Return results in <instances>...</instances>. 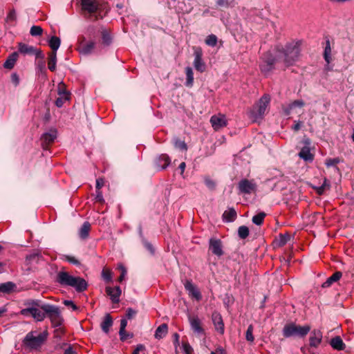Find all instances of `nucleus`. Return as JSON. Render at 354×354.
<instances>
[{"label":"nucleus","mask_w":354,"mask_h":354,"mask_svg":"<svg viewBox=\"0 0 354 354\" xmlns=\"http://www.w3.org/2000/svg\"><path fill=\"white\" fill-rule=\"evenodd\" d=\"M301 42L291 41L284 46H276L274 50L277 53L278 59L284 64L286 67L293 65L298 59L301 52Z\"/></svg>","instance_id":"1"},{"label":"nucleus","mask_w":354,"mask_h":354,"mask_svg":"<svg viewBox=\"0 0 354 354\" xmlns=\"http://www.w3.org/2000/svg\"><path fill=\"white\" fill-rule=\"evenodd\" d=\"M56 281L63 286L72 287L78 292L86 290L88 287L85 279L80 277L72 276L66 271H59L57 273Z\"/></svg>","instance_id":"2"},{"label":"nucleus","mask_w":354,"mask_h":354,"mask_svg":"<svg viewBox=\"0 0 354 354\" xmlns=\"http://www.w3.org/2000/svg\"><path fill=\"white\" fill-rule=\"evenodd\" d=\"M47 337V331L42 333L30 331L25 336L23 340V345L30 350H38L46 342Z\"/></svg>","instance_id":"3"},{"label":"nucleus","mask_w":354,"mask_h":354,"mask_svg":"<svg viewBox=\"0 0 354 354\" xmlns=\"http://www.w3.org/2000/svg\"><path fill=\"white\" fill-rule=\"evenodd\" d=\"M270 101V98L269 95H264L252 106L248 115L252 122H259L263 119Z\"/></svg>","instance_id":"4"},{"label":"nucleus","mask_w":354,"mask_h":354,"mask_svg":"<svg viewBox=\"0 0 354 354\" xmlns=\"http://www.w3.org/2000/svg\"><path fill=\"white\" fill-rule=\"evenodd\" d=\"M81 7L83 12L94 17V20L102 19V11L105 9L104 5L98 0H81Z\"/></svg>","instance_id":"5"},{"label":"nucleus","mask_w":354,"mask_h":354,"mask_svg":"<svg viewBox=\"0 0 354 354\" xmlns=\"http://www.w3.org/2000/svg\"><path fill=\"white\" fill-rule=\"evenodd\" d=\"M309 325L300 326L297 325L294 322L286 324L282 330L283 336L286 338L291 337H298L300 338L305 337L310 331Z\"/></svg>","instance_id":"6"},{"label":"nucleus","mask_w":354,"mask_h":354,"mask_svg":"<svg viewBox=\"0 0 354 354\" xmlns=\"http://www.w3.org/2000/svg\"><path fill=\"white\" fill-rule=\"evenodd\" d=\"M281 61L278 59L277 53L274 55L267 51L260 58L259 69L265 76H268L275 69V64Z\"/></svg>","instance_id":"7"},{"label":"nucleus","mask_w":354,"mask_h":354,"mask_svg":"<svg viewBox=\"0 0 354 354\" xmlns=\"http://www.w3.org/2000/svg\"><path fill=\"white\" fill-rule=\"evenodd\" d=\"M41 309L45 313V318L48 317L54 327L60 326L63 319L59 307L50 304H43Z\"/></svg>","instance_id":"8"},{"label":"nucleus","mask_w":354,"mask_h":354,"mask_svg":"<svg viewBox=\"0 0 354 354\" xmlns=\"http://www.w3.org/2000/svg\"><path fill=\"white\" fill-rule=\"evenodd\" d=\"M19 313L24 317H32L37 322H41L45 319V313L40 308H24Z\"/></svg>","instance_id":"9"},{"label":"nucleus","mask_w":354,"mask_h":354,"mask_svg":"<svg viewBox=\"0 0 354 354\" xmlns=\"http://www.w3.org/2000/svg\"><path fill=\"white\" fill-rule=\"evenodd\" d=\"M18 52L23 55H35L36 58H44V55L41 50H38L32 46H29L24 43H19Z\"/></svg>","instance_id":"10"},{"label":"nucleus","mask_w":354,"mask_h":354,"mask_svg":"<svg viewBox=\"0 0 354 354\" xmlns=\"http://www.w3.org/2000/svg\"><path fill=\"white\" fill-rule=\"evenodd\" d=\"M95 46V42L93 41H86L84 37H82L78 41V50L84 55L92 53Z\"/></svg>","instance_id":"11"},{"label":"nucleus","mask_w":354,"mask_h":354,"mask_svg":"<svg viewBox=\"0 0 354 354\" xmlns=\"http://www.w3.org/2000/svg\"><path fill=\"white\" fill-rule=\"evenodd\" d=\"M239 192L242 194H250L257 189L254 180L242 179L238 184Z\"/></svg>","instance_id":"12"},{"label":"nucleus","mask_w":354,"mask_h":354,"mask_svg":"<svg viewBox=\"0 0 354 354\" xmlns=\"http://www.w3.org/2000/svg\"><path fill=\"white\" fill-rule=\"evenodd\" d=\"M194 66L195 69L201 73L205 71L206 64L203 60V51L201 48H194Z\"/></svg>","instance_id":"13"},{"label":"nucleus","mask_w":354,"mask_h":354,"mask_svg":"<svg viewBox=\"0 0 354 354\" xmlns=\"http://www.w3.org/2000/svg\"><path fill=\"white\" fill-rule=\"evenodd\" d=\"M303 142L304 146L301 149L299 156L306 162H312L314 159V155L310 152V140L309 138H305Z\"/></svg>","instance_id":"14"},{"label":"nucleus","mask_w":354,"mask_h":354,"mask_svg":"<svg viewBox=\"0 0 354 354\" xmlns=\"http://www.w3.org/2000/svg\"><path fill=\"white\" fill-rule=\"evenodd\" d=\"M209 250L218 257L223 254L222 241L216 238H211L209 241Z\"/></svg>","instance_id":"15"},{"label":"nucleus","mask_w":354,"mask_h":354,"mask_svg":"<svg viewBox=\"0 0 354 354\" xmlns=\"http://www.w3.org/2000/svg\"><path fill=\"white\" fill-rule=\"evenodd\" d=\"M57 138V131L55 129H50L48 132L45 133L41 136V146L44 150L48 149V146L53 143Z\"/></svg>","instance_id":"16"},{"label":"nucleus","mask_w":354,"mask_h":354,"mask_svg":"<svg viewBox=\"0 0 354 354\" xmlns=\"http://www.w3.org/2000/svg\"><path fill=\"white\" fill-rule=\"evenodd\" d=\"M210 122L215 131H218L227 125L225 116L223 114L212 115L210 118Z\"/></svg>","instance_id":"17"},{"label":"nucleus","mask_w":354,"mask_h":354,"mask_svg":"<svg viewBox=\"0 0 354 354\" xmlns=\"http://www.w3.org/2000/svg\"><path fill=\"white\" fill-rule=\"evenodd\" d=\"M322 332L320 330L315 329L310 332L309 337V346L317 348L322 341Z\"/></svg>","instance_id":"18"},{"label":"nucleus","mask_w":354,"mask_h":354,"mask_svg":"<svg viewBox=\"0 0 354 354\" xmlns=\"http://www.w3.org/2000/svg\"><path fill=\"white\" fill-rule=\"evenodd\" d=\"M185 290L188 292L189 295L192 298L200 301L202 299V295L197 287L192 282V281L187 280L184 284Z\"/></svg>","instance_id":"19"},{"label":"nucleus","mask_w":354,"mask_h":354,"mask_svg":"<svg viewBox=\"0 0 354 354\" xmlns=\"http://www.w3.org/2000/svg\"><path fill=\"white\" fill-rule=\"evenodd\" d=\"M106 293L109 296L111 301L114 304L120 301V297L121 295V289L119 286L115 287H106Z\"/></svg>","instance_id":"20"},{"label":"nucleus","mask_w":354,"mask_h":354,"mask_svg":"<svg viewBox=\"0 0 354 354\" xmlns=\"http://www.w3.org/2000/svg\"><path fill=\"white\" fill-rule=\"evenodd\" d=\"M189 322L192 330L198 334L204 333V330L201 326V322L197 316H189Z\"/></svg>","instance_id":"21"},{"label":"nucleus","mask_w":354,"mask_h":354,"mask_svg":"<svg viewBox=\"0 0 354 354\" xmlns=\"http://www.w3.org/2000/svg\"><path fill=\"white\" fill-rule=\"evenodd\" d=\"M212 319L216 330L223 334L224 333V324L220 313L214 312L212 315Z\"/></svg>","instance_id":"22"},{"label":"nucleus","mask_w":354,"mask_h":354,"mask_svg":"<svg viewBox=\"0 0 354 354\" xmlns=\"http://www.w3.org/2000/svg\"><path fill=\"white\" fill-rule=\"evenodd\" d=\"M171 163V159L168 155L163 153L160 155L156 160V166L161 169H166Z\"/></svg>","instance_id":"23"},{"label":"nucleus","mask_w":354,"mask_h":354,"mask_svg":"<svg viewBox=\"0 0 354 354\" xmlns=\"http://www.w3.org/2000/svg\"><path fill=\"white\" fill-rule=\"evenodd\" d=\"M342 277V272H340V271L335 272V273L333 274L332 276L328 277L325 282H324L322 283V287L324 288L330 287L333 283L339 281Z\"/></svg>","instance_id":"24"},{"label":"nucleus","mask_w":354,"mask_h":354,"mask_svg":"<svg viewBox=\"0 0 354 354\" xmlns=\"http://www.w3.org/2000/svg\"><path fill=\"white\" fill-rule=\"evenodd\" d=\"M330 344L333 348L337 351H343L345 348V344L339 336L331 339Z\"/></svg>","instance_id":"25"},{"label":"nucleus","mask_w":354,"mask_h":354,"mask_svg":"<svg viewBox=\"0 0 354 354\" xmlns=\"http://www.w3.org/2000/svg\"><path fill=\"white\" fill-rule=\"evenodd\" d=\"M18 58V52H14L11 55H9L5 63L3 64V66L8 69H12L15 62H17Z\"/></svg>","instance_id":"26"},{"label":"nucleus","mask_w":354,"mask_h":354,"mask_svg":"<svg viewBox=\"0 0 354 354\" xmlns=\"http://www.w3.org/2000/svg\"><path fill=\"white\" fill-rule=\"evenodd\" d=\"M112 325H113L112 317L109 314H106L104 316V320L101 323V328L104 333H108L109 332V329Z\"/></svg>","instance_id":"27"},{"label":"nucleus","mask_w":354,"mask_h":354,"mask_svg":"<svg viewBox=\"0 0 354 354\" xmlns=\"http://www.w3.org/2000/svg\"><path fill=\"white\" fill-rule=\"evenodd\" d=\"M127 319H122L120 320V331H119V335H120V339L122 341H125L127 339L131 338L133 337L132 334H127V336H124L125 328L127 327Z\"/></svg>","instance_id":"28"},{"label":"nucleus","mask_w":354,"mask_h":354,"mask_svg":"<svg viewBox=\"0 0 354 354\" xmlns=\"http://www.w3.org/2000/svg\"><path fill=\"white\" fill-rule=\"evenodd\" d=\"M167 325L166 324H162L156 328L154 337L156 339H160L167 334Z\"/></svg>","instance_id":"29"},{"label":"nucleus","mask_w":354,"mask_h":354,"mask_svg":"<svg viewBox=\"0 0 354 354\" xmlns=\"http://www.w3.org/2000/svg\"><path fill=\"white\" fill-rule=\"evenodd\" d=\"M57 63V53L50 52L48 53V68L50 71H55L56 70Z\"/></svg>","instance_id":"30"},{"label":"nucleus","mask_w":354,"mask_h":354,"mask_svg":"<svg viewBox=\"0 0 354 354\" xmlns=\"http://www.w3.org/2000/svg\"><path fill=\"white\" fill-rule=\"evenodd\" d=\"M331 51H332V50H331L330 40H329V39H326V45H325L324 51V60L326 61V62L327 63V64H330V62L332 60Z\"/></svg>","instance_id":"31"},{"label":"nucleus","mask_w":354,"mask_h":354,"mask_svg":"<svg viewBox=\"0 0 354 354\" xmlns=\"http://www.w3.org/2000/svg\"><path fill=\"white\" fill-rule=\"evenodd\" d=\"M90 230L91 224L88 221L84 222L80 229L79 235L80 238L82 239H86L88 236Z\"/></svg>","instance_id":"32"},{"label":"nucleus","mask_w":354,"mask_h":354,"mask_svg":"<svg viewBox=\"0 0 354 354\" xmlns=\"http://www.w3.org/2000/svg\"><path fill=\"white\" fill-rule=\"evenodd\" d=\"M186 82L185 85L187 87H192L194 84V73L190 66L185 68Z\"/></svg>","instance_id":"33"},{"label":"nucleus","mask_w":354,"mask_h":354,"mask_svg":"<svg viewBox=\"0 0 354 354\" xmlns=\"http://www.w3.org/2000/svg\"><path fill=\"white\" fill-rule=\"evenodd\" d=\"M16 285L12 282H6L0 284V292L10 293L14 290Z\"/></svg>","instance_id":"34"},{"label":"nucleus","mask_w":354,"mask_h":354,"mask_svg":"<svg viewBox=\"0 0 354 354\" xmlns=\"http://www.w3.org/2000/svg\"><path fill=\"white\" fill-rule=\"evenodd\" d=\"M223 218L227 222L234 221L236 218V212L234 209L231 208L224 212Z\"/></svg>","instance_id":"35"},{"label":"nucleus","mask_w":354,"mask_h":354,"mask_svg":"<svg viewBox=\"0 0 354 354\" xmlns=\"http://www.w3.org/2000/svg\"><path fill=\"white\" fill-rule=\"evenodd\" d=\"M61 44L60 39L56 36H53L49 40V46L52 49V52H57Z\"/></svg>","instance_id":"36"},{"label":"nucleus","mask_w":354,"mask_h":354,"mask_svg":"<svg viewBox=\"0 0 354 354\" xmlns=\"http://www.w3.org/2000/svg\"><path fill=\"white\" fill-rule=\"evenodd\" d=\"M57 94L59 96L70 97V93L66 90V84L63 82L58 84Z\"/></svg>","instance_id":"37"},{"label":"nucleus","mask_w":354,"mask_h":354,"mask_svg":"<svg viewBox=\"0 0 354 354\" xmlns=\"http://www.w3.org/2000/svg\"><path fill=\"white\" fill-rule=\"evenodd\" d=\"M25 308H40L42 306L41 301L37 299H28L24 301Z\"/></svg>","instance_id":"38"},{"label":"nucleus","mask_w":354,"mask_h":354,"mask_svg":"<svg viewBox=\"0 0 354 354\" xmlns=\"http://www.w3.org/2000/svg\"><path fill=\"white\" fill-rule=\"evenodd\" d=\"M266 216V214L265 212H259L252 217V222L257 225H261L263 223Z\"/></svg>","instance_id":"39"},{"label":"nucleus","mask_w":354,"mask_h":354,"mask_svg":"<svg viewBox=\"0 0 354 354\" xmlns=\"http://www.w3.org/2000/svg\"><path fill=\"white\" fill-rule=\"evenodd\" d=\"M290 239V236L289 234H280L279 236V239L277 240L278 246L282 247L285 245Z\"/></svg>","instance_id":"40"},{"label":"nucleus","mask_w":354,"mask_h":354,"mask_svg":"<svg viewBox=\"0 0 354 354\" xmlns=\"http://www.w3.org/2000/svg\"><path fill=\"white\" fill-rule=\"evenodd\" d=\"M102 277L106 282H111L112 281V272L107 268H104L102 271Z\"/></svg>","instance_id":"41"},{"label":"nucleus","mask_w":354,"mask_h":354,"mask_svg":"<svg viewBox=\"0 0 354 354\" xmlns=\"http://www.w3.org/2000/svg\"><path fill=\"white\" fill-rule=\"evenodd\" d=\"M239 236L242 239H246L249 235V229L245 225L240 226L238 229Z\"/></svg>","instance_id":"42"},{"label":"nucleus","mask_w":354,"mask_h":354,"mask_svg":"<svg viewBox=\"0 0 354 354\" xmlns=\"http://www.w3.org/2000/svg\"><path fill=\"white\" fill-rule=\"evenodd\" d=\"M102 44L109 46L111 43V37L107 30H104L102 32Z\"/></svg>","instance_id":"43"},{"label":"nucleus","mask_w":354,"mask_h":354,"mask_svg":"<svg viewBox=\"0 0 354 354\" xmlns=\"http://www.w3.org/2000/svg\"><path fill=\"white\" fill-rule=\"evenodd\" d=\"M205 44L209 46H215L217 44V37L215 35H210L207 37Z\"/></svg>","instance_id":"44"},{"label":"nucleus","mask_w":354,"mask_h":354,"mask_svg":"<svg viewBox=\"0 0 354 354\" xmlns=\"http://www.w3.org/2000/svg\"><path fill=\"white\" fill-rule=\"evenodd\" d=\"M43 29L41 26H33L31 27L30 33L32 36H40L42 35Z\"/></svg>","instance_id":"45"},{"label":"nucleus","mask_w":354,"mask_h":354,"mask_svg":"<svg viewBox=\"0 0 354 354\" xmlns=\"http://www.w3.org/2000/svg\"><path fill=\"white\" fill-rule=\"evenodd\" d=\"M245 339L248 342H254V337L253 336V326H252V325H250L248 327V329H247L246 333H245Z\"/></svg>","instance_id":"46"},{"label":"nucleus","mask_w":354,"mask_h":354,"mask_svg":"<svg viewBox=\"0 0 354 354\" xmlns=\"http://www.w3.org/2000/svg\"><path fill=\"white\" fill-rule=\"evenodd\" d=\"M234 0H217L216 3L220 7L227 8L233 6Z\"/></svg>","instance_id":"47"},{"label":"nucleus","mask_w":354,"mask_h":354,"mask_svg":"<svg viewBox=\"0 0 354 354\" xmlns=\"http://www.w3.org/2000/svg\"><path fill=\"white\" fill-rule=\"evenodd\" d=\"M118 269L121 272L120 276L118 277V281L122 282L124 279V277L127 274V269L121 263L118 265Z\"/></svg>","instance_id":"48"},{"label":"nucleus","mask_w":354,"mask_h":354,"mask_svg":"<svg viewBox=\"0 0 354 354\" xmlns=\"http://www.w3.org/2000/svg\"><path fill=\"white\" fill-rule=\"evenodd\" d=\"M205 183L206 186L211 190H214L216 187L215 182L209 177L205 178Z\"/></svg>","instance_id":"49"},{"label":"nucleus","mask_w":354,"mask_h":354,"mask_svg":"<svg viewBox=\"0 0 354 354\" xmlns=\"http://www.w3.org/2000/svg\"><path fill=\"white\" fill-rule=\"evenodd\" d=\"M304 106V102L301 100H295L292 103H290L288 106V108L290 109H292L297 106L302 107Z\"/></svg>","instance_id":"50"},{"label":"nucleus","mask_w":354,"mask_h":354,"mask_svg":"<svg viewBox=\"0 0 354 354\" xmlns=\"http://www.w3.org/2000/svg\"><path fill=\"white\" fill-rule=\"evenodd\" d=\"M70 100V97H62V96H59V97L57 98V100H55V105L57 106V107H62L64 104Z\"/></svg>","instance_id":"51"},{"label":"nucleus","mask_w":354,"mask_h":354,"mask_svg":"<svg viewBox=\"0 0 354 354\" xmlns=\"http://www.w3.org/2000/svg\"><path fill=\"white\" fill-rule=\"evenodd\" d=\"M339 162V158H328L326 160V165L327 167H331L335 165Z\"/></svg>","instance_id":"52"},{"label":"nucleus","mask_w":354,"mask_h":354,"mask_svg":"<svg viewBox=\"0 0 354 354\" xmlns=\"http://www.w3.org/2000/svg\"><path fill=\"white\" fill-rule=\"evenodd\" d=\"M95 201L100 203H103L104 202L102 193L100 190H96Z\"/></svg>","instance_id":"53"},{"label":"nucleus","mask_w":354,"mask_h":354,"mask_svg":"<svg viewBox=\"0 0 354 354\" xmlns=\"http://www.w3.org/2000/svg\"><path fill=\"white\" fill-rule=\"evenodd\" d=\"M63 304L66 306L72 308L73 310L78 309L77 306L71 300H64Z\"/></svg>","instance_id":"54"},{"label":"nucleus","mask_w":354,"mask_h":354,"mask_svg":"<svg viewBox=\"0 0 354 354\" xmlns=\"http://www.w3.org/2000/svg\"><path fill=\"white\" fill-rule=\"evenodd\" d=\"M136 315V311L133 310L132 308H128L126 313V317L127 319H130L135 317Z\"/></svg>","instance_id":"55"},{"label":"nucleus","mask_w":354,"mask_h":354,"mask_svg":"<svg viewBox=\"0 0 354 354\" xmlns=\"http://www.w3.org/2000/svg\"><path fill=\"white\" fill-rule=\"evenodd\" d=\"M65 259L71 263H73L74 265H80V262L77 259H76L74 257H71V256H66L65 257Z\"/></svg>","instance_id":"56"},{"label":"nucleus","mask_w":354,"mask_h":354,"mask_svg":"<svg viewBox=\"0 0 354 354\" xmlns=\"http://www.w3.org/2000/svg\"><path fill=\"white\" fill-rule=\"evenodd\" d=\"M104 185V180L102 178H98L96 180V190H100Z\"/></svg>","instance_id":"57"},{"label":"nucleus","mask_w":354,"mask_h":354,"mask_svg":"<svg viewBox=\"0 0 354 354\" xmlns=\"http://www.w3.org/2000/svg\"><path fill=\"white\" fill-rule=\"evenodd\" d=\"M175 145L176 147H178L181 149L186 150L187 149V145L185 143V142L177 140L175 143Z\"/></svg>","instance_id":"58"},{"label":"nucleus","mask_w":354,"mask_h":354,"mask_svg":"<svg viewBox=\"0 0 354 354\" xmlns=\"http://www.w3.org/2000/svg\"><path fill=\"white\" fill-rule=\"evenodd\" d=\"M145 350V346L142 344H139L137 346L136 348L133 351V354H139L140 351Z\"/></svg>","instance_id":"59"},{"label":"nucleus","mask_w":354,"mask_h":354,"mask_svg":"<svg viewBox=\"0 0 354 354\" xmlns=\"http://www.w3.org/2000/svg\"><path fill=\"white\" fill-rule=\"evenodd\" d=\"M8 18L11 19V20H14L16 18V13H15V11L14 10H11L8 15Z\"/></svg>","instance_id":"60"},{"label":"nucleus","mask_w":354,"mask_h":354,"mask_svg":"<svg viewBox=\"0 0 354 354\" xmlns=\"http://www.w3.org/2000/svg\"><path fill=\"white\" fill-rule=\"evenodd\" d=\"M185 167H186V164L185 162H183L180 164L178 168L180 170V174L183 175L184 171H185Z\"/></svg>","instance_id":"61"},{"label":"nucleus","mask_w":354,"mask_h":354,"mask_svg":"<svg viewBox=\"0 0 354 354\" xmlns=\"http://www.w3.org/2000/svg\"><path fill=\"white\" fill-rule=\"evenodd\" d=\"M301 122H297L293 127H292V129L295 131H297L300 129L301 128Z\"/></svg>","instance_id":"62"},{"label":"nucleus","mask_w":354,"mask_h":354,"mask_svg":"<svg viewBox=\"0 0 354 354\" xmlns=\"http://www.w3.org/2000/svg\"><path fill=\"white\" fill-rule=\"evenodd\" d=\"M316 189H317V193L319 195H322L325 191V188H324V186L318 187L316 188Z\"/></svg>","instance_id":"63"},{"label":"nucleus","mask_w":354,"mask_h":354,"mask_svg":"<svg viewBox=\"0 0 354 354\" xmlns=\"http://www.w3.org/2000/svg\"><path fill=\"white\" fill-rule=\"evenodd\" d=\"M64 354H74V352L73 349L71 347H69L68 348L65 350Z\"/></svg>","instance_id":"64"}]
</instances>
